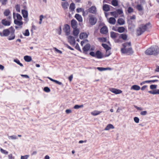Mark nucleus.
Listing matches in <instances>:
<instances>
[{
	"label": "nucleus",
	"mask_w": 159,
	"mask_h": 159,
	"mask_svg": "<svg viewBox=\"0 0 159 159\" xmlns=\"http://www.w3.org/2000/svg\"><path fill=\"white\" fill-rule=\"evenodd\" d=\"M134 107L136 109H137L138 110H139V111H142L143 110V108L141 107H138L134 105Z\"/></svg>",
	"instance_id": "4d7b16f0"
},
{
	"label": "nucleus",
	"mask_w": 159,
	"mask_h": 159,
	"mask_svg": "<svg viewBox=\"0 0 159 159\" xmlns=\"http://www.w3.org/2000/svg\"><path fill=\"white\" fill-rule=\"evenodd\" d=\"M120 38L124 40H126L127 38V35L125 34H120Z\"/></svg>",
	"instance_id": "72a5a7b5"
},
{
	"label": "nucleus",
	"mask_w": 159,
	"mask_h": 159,
	"mask_svg": "<svg viewBox=\"0 0 159 159\" xmlns=\"http://www.w3.org/2000/svg\"><path fill=\"white\" fill-rule=\"evenodd\" d=\"M1 2L3 5H5L6 4L7 0H1Z\"/></svg>",
	"instance_id": "680f3d73"
},
{
	"label": "nucleus",
	"mask_w": 159,
	"mask_h": 159,
	"mask_svg": "<svg viewBox=\"0 0 159 159\" xmlns=\"http://www.w3.org/2000/svg\"><path fill=\"white\" fill-rule=\"evenodd\" d=\"M103 9L104 11H108L110 10L109 6L107 4H105L103 6Z\"/></svg>",
	"instance_id": "b1692460"
},
{
	"label": "nucleus",
	"mask_w": 159,
	"mask_h": 159,
	"mask_svg": "<svg viewBox=\"0 0 159 159\" xmlns=\"http://www.w3.org/2000/svg\"><path fill=\"white\" fill-rule=\"evenodd\" d=\"M72 112V111L70 109H67L66 110V112L67 114H70Z\"/></svg>",
	"instance_id": "0e129e2a"
},
{
	"label": "nucleus",
	"mask_w": 159,
	"mask_h": 159,
	"mask_svg": "<svg viewBox=\"0 0 159 159\" xmlns=\"http://www.w3.org/2000/svg\"><path fill=\"white\" fill-rule=\"evenodd\" d=\"M111 54L110 50H106V53L104 55L105 57H108Z\"/></svg>",
	"instance_id": "37998d69"
},
{
	"label": "nucleus",
	"mask_w": 159,
	"mask_h": 159,
	"mask_svg": "<svg viewBox=\"0 0 159 159\" xmlns=\"http://www.w3.org/2000/svg\"><path fill=\"white\" fill-rule=\"evenodd\" d=\"M87 34L84 33H81L80 35V38L81 39H84L87 38Z\"/></svg>",
	"instance_id": "a878e982"
},
{
	"label": "nucleus",
	"mask_w": 159,
	"mask_h": 159,
	"mask_svg": "<svg viewBox=\"0 0 159 159\" xmlns=\"http://www.w3.org/2000/svg\"><path fill=\"white\" fill-rule=\"evenodd\" d=\"M64 31L66 35H68L70 33V26L69 25L66 24L65 25Z\"/></svg>",
	"instance_id": "9b49d317"
},
{
	"label": "nucleus",
	"mask_w": 159,
	"mask_h": 159,
	"mask_svg": "<svg viewBox=\"0 0 159 159\" xmlns=\"http://www.w3.org/2000/svg\"><path fill=\"white\" fill-rule=\"evenodd\" d=\"M75 48L77 50L80 51V47L78 44H77L75 46Z\"/></svg>",
	"instance_id": "69168bd1"
},
{
	"label": "nucleus",
	"mask_w": 159,
	"mask_h": 159,
	"mask_svg": "<svg viewBox=\"0 0 159 159\" xmlns=\"http://www.w3.org/2000/svg\"><path fill=\"white\" fill-rule=\"evenodd\" d=\"M97 69L100 71H103L107 70H111V69L110 68H103L100 67H98L97 68Z\"/></svg>",
	"instance_id": "c756f323"
},
{
	"label": "nucleus",
	"mask_w": 159,
	"mask_h": 159,
	"mask_svg": "<svg viewBox=\"0 0 159 159\" xmlns=\"http://www.w3.org/2000/svg\"><path fill=\"white\" fill-rule=\"evenodd\" d=\"M140 89V86L137 85H134L132 86L130 88L131 90H133L136 91L139 90Z\"/></svg>",
	"instance_id": "2eb2a0df"
},
{
	"label": "nucleus",
	"mask_w": 159,
	"mask_h": 159,
	"mask_svg": "<svg viewBox=\"0 0 159 159\" xmlns=\"http://www.w3.org/2000/svg\"><path fill=\"white\" fill-rule=\"evenodd\" d=\"M98 58H101L102 57L101 52L99 51L96 52V57Z\"/></svg>",
	"instance_id": "4be33fe9"
},
{
	"label": "nucleus",
	"mask_w": 159,
	"mask_h": 159,
	"mask_svg": "<svg viewBox=\"0 0 159 159\" xmlns=\"http://www.w3.org/2000/svg\"><path fill=\"white\" fill-rule=\"evenodd\" d=\"M117 34L113 32H112L111 33V37L113 38H115Z\"/></svg>",
	"instance_id": "58836bf2"
},
{
	"label": "nucleus",
	"mask_w": 159,
	"mask_h": 159,
	"mask_svg": "<svg viewBox=\"0 0 159 159\" xmlns=\"http://www.w3.org/2000/svg\"><path fill=\"white\" fill-rule=\"evenodd\" d=\"M90 46L89 44H87L85 45L83 48L84 52H86L88 51L90 49Z\"/></svg>",
	"instance_id": "bb28decb"
},
{
	"label": "nucleus",
	"mask_w": 159,
	"mask_h": 159,
	"mask_svg": "<svg viewBox=\"0 0 159 159\" xmlns=\"http://www.w3.org/2000/svg\"><path fill=\"white\" fill-rule=\"evenodd\" d=\"M140 114L142 116H145L147 114V112L146 111H141L140 113Z\"/></svg>",
	"instance_id": "8fccbe9b"
},
{
	"label": "nucleus",
	"mask_w": 159,
	"mask_h": 159,
	"mask_svg": "<svg viewBox=\"0 0 159 159\" xmlns=\"http://www.w3.org/2000/svg\"><path fill=\"white\" fill-rule=\"evenodd\" d=\"M128 11L129 13H130L133 12V9L131 7H129L128 8Z\"/></svg>",
	"instance_id": "13d9d810"
},
{
	"label": "nucleus",
	"mask_w": 159,
	"mask_h": 159,
	"mask_svg": "<svg viewBox=\"0 0 159 159\" xmlns=\"http://www.w3.org/2000/svg\"><path fill=\"white\" fill-rule=\"evenodd\" d=\"M134 119L135 122L136 123H139V119L138 117H134Z\"/></svg>",
	"instance_id": "3c124183"
},
{
	"label": "nucleus",
	"mask_w": 159,
	"mask_h": 159,
	"mask_svg": "<svg viewBox=\"0 0 159 159\" xmlns=\"http://www.w3.org/2000/svg\"><path fill=\"white\" fill-rule=\"evenodd\" d=\"M100 39L101 40V41L102 42H105L106 41V39L104 38H101Z\"/></svg>",
	"instance_id": "774afa93"
},
{
	"label": "nucleus",
	"mask_w": 159,
	"mask_h": 159,
	"mask_svg": "<svg viewBox=\"0 0 159 159\" xmlns=\"http://www.w3.org/2000/svg\"><path fill=\"white\" fill-rule=\"evenodd\" d=\"M44 91L46 92H49L50 91V90L48 87H45L44 89Z\"/></svg>",
	"instance_id": "864d4df0"
},
{
	"label": "nucleus",
	"mask_w": 159,
	"mask_h": 159,
	"mask_svg": "<svg viewBox=\"0 0 159 159\" xmlns=\"http://www.w3.org/2000/svg\"><path fill=\"white\" fill-rule=\"evenodd\" d=\"M125 30V28L123 27H119L118 28L117 31L119 33H122L124 32Z\"/></svg>",
	"instance_id": "2f4dec72"
},
{
	"label": "nucleus",
	"mask_w": 159,
	"mask_h": 159,
	"mask_svg": "<svg viewBox=\"0 0 159 159\" xmlns=\"http://www.w3.org/2000/svg\"><path fill=\"white\" fill-rule=\"evenodd\" d=\"M23 34L25 36H28L30 35V33L29 30L27 29L25 30V33H23Z\"/></svg>",
	"instance_id": "a18cd8bd"
},
{
	"label": "nucleus",
	"mask_w": 159,
	"mask_h": 159,
	"mask_svg": "<svg viewBox=\"0 0 159 159\" xmlns=\"http://www.w3.org/2000/svg\"><path fill=\"white\" fill-rule=\"evenodd\" d=\"M15 35L14 33L12 34L10 36H9L8 38V39L9 40H12L14 39L15 38Z\"/></svg>",
	"instance_id": "4c0bfd02"
},
{
	"label": "nucleus",
	"mask_w": 159,
	"mask_h": 159,
	"mask_svg": "<svg viewBox=\"0 0 159 159\" xmlns=\"http://www.w3.org/2000/svg\"><path fill=\"white\" fill-rule=\"evenodd\" d=\"M157 86L156 85L152 84L150 86V88L151 89H155L157 88Z\"/></svg>",
	"instance_id": "09e8293b"
},
{
	"label": "nucleus",
	"mask_w": 159,
	"mask_h": 159,
	"mask_svg": "<svg viewBox=\"0 0 159 159\" xmlns=\"http://www.w3.org/2000/svg\"><path fill=\"white\" fill-rule=\"evenodd\" d=\"M47 78L49 80H50L51 81L54 82L56 84H58L59 85L63 86V84L61 82L57 80H54L50 77H47Z\"/></svg>",
	"instance_id": "6ab92c4d"
},
{
	"label": "nucleus",
	"mask_w": 159,
	"mask_h": 159,
	"mask_svg": "<svg viewBox=\"0 0 159 159\" xmlns=\"http://www.w3.org/2000/svg\"><path fill=\"white\" fill-rule=\"evenodd\" d=\"M24 60L26 62H30L32 60V58L31 57L26 56L24 57Z\"/></svg>",
	"instance_id": "cd10ccee"
},
{
	"label": "nucleus",
	"mask_w": 159,
	"mask_h": 159,
	"mask_svg": "<svg viewBox=\"0 0 159 159\" xmlns=\"http://www.w3.org/2000/svg\"><path fill=\"white\" fill-rule=\"evenodd\" d=\"M123 47L121 49V52L123 54H126L128 55H131L134 53L131 47V43L130 42L122 44Z\"/></svg>",
	"instance_id": "f257e3e1"
},
{
	"label": "nucleus",
	"mask_w": 159,
	"mask_h": 159,
	"mask_svg": "<svg viewBox=\"0 0 159 159\" xmlns=\"http://www.w3.org/2000/svg\"><path fill=\"white\" fill-rule=\"evenodd\" d=\"M136 34L138 36H139L143 34L145 31L140 25L139 27L136 29Z\"/></svg>",
	"instance_id": "0eeeda50"
},
{
	"label": "nucleus",
	"mask_w": 159,
	"mask_h": 159,
	"mask_svg": "<svg viewBox=\"0 0 159 159\" xmlns=\"http://www.w3.org/2000/svg\"><path fill=\"white\" fill-rule=\"evenodd\" d=\"M8 138L9 139L14 140L17 139V137L16 135H14L8 136Z\"/></svg>",
	"instance_id": "c9c22d12"
},
{
	"label": "nucleus",
	"mask_w": 159,
	"mask_h": 159,
	"mask_svg": "<svg viewBox=\"0 0 159 159\" xmlns=\"http://www.w3.org/2000/svg\"><path fill=\"white\" fill-rule=\"evenodd\" d=\"M107 28L106 26H103L100 30V32L102 34H105L107 33Z\"/></svg>",
	"instance_id": "dca6fc26"
},
{
	"label": "nucleus",
	"mask_w": 159,
	"mask_h": 159,
	"mask_svg": "<svg viewBox=\"0 0 159 159\" xmlns=\"http://www.w3.org/2000/svg\"><path fill=\"white\" fill-rule=\"evenodd\" d=\"M13 18L14 19V24L19 26L21 28L23 23L21 20L22 17L21 15L19 14H16L15 13L13 12Z\"/></svg>",
	"instance_id": "7ed1b4c3"
},
{
	"label": "nucleus",
	"mask_w": 159,
	"mask_h": 159,
	"mask_svg": "<svg viewBox=\"0 0 159 159\" xmlns=\"http://www.w3.org/2000/svg\"><path fill=\"white\" fill-rule=\"evenodd\" d=\"M83 15L84 16H85L87 15L88 14V12L87 11H83Z\"/></svg>",
	"instance_id": "338daca9"
},
{
	"label": "nucleus",
	"mask_w": 159,
	"mask_h": 159,
	"mask_svg": "<svg viewBox=\"0 0 159 159\" xmlns=\"http://www.w3.org/2000/svg\"><path fill=\"white\" fill-rule=\"evenodd\" d=\"M22 14L24 18H26L28 17V14L27 11L23 10L21 11Z\"/></svg>",
	"instance_id": "5701e85b"
},
{
	"label": "nucleus",
	"mask_w": 159,
	"mask_h": 159,
	"mask_svg": "<svg viewBox=\"0 0 159 159\" xmlns=\"http://www.w3.org/2000/svg\"><path fill=\"white\" fill-rule=\"evenodd\" d=\"M108 22L112 25H114L116 22V20L114 17H110L108 20Z\"/></svg>",
	"instance_id": "f3484780"
},
{
	"label": "nucleus",
	"mask_w": 159,
	"mask_h": 159,
	"mask_svg": "<svg viewBox=\"0 0 159 159\" xmlns=\"http://www.w3.org/2000/svg\"><path fill=\"white\" fill-rule=\"evenodd\" d=\"M102 112L101 111H98L95 110L91 112V114L93 116H96L98 115Z\"/></svg>",
	"instance_id": "c85d7f7f"
},
{
	"label": "nucleus",
	"mask_w": 159,
	"mask_h": 159,
	"mask_svg": "<svg viewBox=\"0 0 159 159\" xmlns=\"http://www.w3.org/2000/svg\"><path fill=\"white\" fill-rule=\"evenodd\" d=\"M117 22L120 25H123L125 24V21L123 19L120 18L118 20Z\"/></svg>",
	"instance_id": "473e14b6"
},
{
	"label": "nucleus",
	"mask_w": 159,
	"mask_h": 159,
	"mask_svg": "<svg viewBox=\"0 0 159 159\" xmlns=\"http://www.w3.org/2000/svg\"><path fill=\"white\" fill-rule=\"evenodd\" d=\"M68 41L70 44L74 46L75 44V40L74 37L71 36L69 35L67 37Z\"/></svg>",
	"instance_id": "423d86ee"
},
{
	"label": "nucleus",
	"mask_w": 159,
	"mask_h": 159,
	"mask_svg": "<svg viewBox=\"0 0 159 159\" xmlns=\"http://www.w3.org/2000/svg\"><path fill=\"white\" fill-rule=\"evenodd\" d=\"M15 8L16 11L18 12H20V6L19 5H16L15 6Z\"/></svg>",
	"instance_id": "79ce46f5"
},
{
	"label": "nucleus",
	"mask_w": 159,
	"mask_h": 159,
	"mask_svg": "<svg viewBox=\"0 0 159 159\" xmlns=\"http://www.w3.org/2000/svg\"><path fill=\"white\" fill-rule=\"evenodd\" d=\"M75 8V4L73 3H71L70 4L69 7L70 10L72 11H74Z\"/></svg>",
	"instance_id": "7c9ffc66"
},
{
	"label": "nucleus",
	"mask_w": 159,
	"mask_h": 159,
	"mask_svg": "<svg viewBox=\"0 0 159 159\" xmlns=\"http://www.w3.org/2000/svg\"><path fill=\"white\" fill-rule=\"evenodd\" d=\"M61 5L62 8L64 10H66L68 8L69 6V4L68 2H64L61 3Z\"/></svg>",
	"instance_id": "f8f14e48"
},
{
	"label": "nucleus",
	"mask_w": 159,
	"mask_h": 159,
	"mask_svg": "<svg viewBox=\"0 0 159 159\" xmlns=\"http://www.w3.org/2000/svg\"><path fill=\"white\" fill-rule=\"evenodd\" d=\"M75 17L79 22H82V18L81 16L80 15L76 14Z\"/></svg>",
	"instance_id": "393cba45"
},
{
	"label": "nucleus",
	"mask_w": 159,
	"mask_h": 159,
	"mask_svg": "<svg viewBox=\"0 0 159 159\" xmlns=\"http://www.w3.org/2000/svg\"><path fill=\"white\" fill-rule=\"evenodd\" d=\"M110 13L111 16H114L115 18H116L118 16V14L116 11L111 12Z\"/></svg>",
	"instance_id": "ea45409f"
},
{
	"label": "nucleus",
	"mask_w": 159,
	"mask_h": 159,
	"mask_svg": "<svg viewBox=\"0 0 159 159\" xmlns=\"http://www.w3.org/2000/svg\"><path fill=\"white\" fill-rule=\"evenodd\" d=\"M73 34L75 36H77L80 33L79 30L77 28H73Z\"/></svg>",
	"instance_id": "aec40b11"
},
{
	"label": "nucleus",
	"mask_w": 159,
	"mask_h": 159,
	"mask_svg": "<svg viewBox=\"0 0 159 159\" xmlns=\"http://www.w3.org/2000/svg\"><path fill=\"white\" fill-rule=\"evenodd\" d=\"M114 129V126L111 124L107 125L104 129L105 130H109L110 129Z\"/></svg>",
	"instance_id": "a211bd4d"
},
{
	"label": "nucleus",
	"mask_w": 159,
	"mask_h": 159,
	"mask_svg": "<svg viewBox=\"0 0 159 159\" xmlns=\"http://www.w3.org/2000/svg\"><path fill=\"white\" fill-rule=\"evenodd\" d=\"M102 46L105 48L106 50H110L111 48L107 45L105 43H102Z\"/></svg>",
	"instance_id": "a19ab883"
},
{
	"label": "nucleus",
	"mask_w": 159,
	"mask_h": 159,
	"mask_svg": "<svg viewBox=\"0 0 159 159\" xmlns=\"http://www.w3.org/2000/svg\"><path fill=\"white\" fill-rule=\"evenodd\" d=\"M145 53L148 55L157 56L159 54V48L157 46H152L146 50Z\"/></svg>",
	"instance_id": "f03ea898"
},
{
	"label": "nucleus",
	"mask_w": 159,
	"mask_h": 159,
	"mask_svg": "<svg viewBox=\"0 0 159 159\" xmlns=\"http://www.w3.org/2000/svg\"><path fill=\"white\" fill-rule=\"evenodd\" d=\"M10 33V31L8 29H5L3 31L2 33L0 32V35L1 36H7Z\"/></svg>",
	"instance_id": "9d476101"
},
{
	"label": "nucleus",
	"mask_w": 159,
	"mask_h": 159,
	"mask_svg": "<svg viewBox=\"0 0 159 159\" xmlns=\"http://www.w3.org/2000/svg\"><path fill=\"white\" fill-rule=\"evenodd\" d=\"M89 20L90 24L92 25H94L97 21V19L93 15H89Z\"/></svg>",
	"instance_id": "39448f33"
},
{
	"label": "nucleus",
	"mask_w": 159,
	"mask_h": 159,
	"mask_svg": "<svg viewBox=\"0 0 159 159\" xmlns=\"http://www.w3.org/2000/svg\"><path fill=\"white\" fill-rule=\"evenodd\" d=\"M10 13V11L8 9H6L4 12V14L5 16H8Z\"/></svg>",
	"instance_id": "de8ad7c7"
},
{
	"label": "nucleus",
	"mask_w": 159,
	"mask_h": 159,
	"mask_svg": "<svg viewBox=\"0 0 159 159\" xmlns=\"http://www.w3.org/2000/svg\"><path fill=\"white\" fill-rule=\"evenodd\" d=\"M136 8L139 11H142L143 10V7L140 5H138L136 7Z\"/></svg>",
	"instance_id": "c03bdc74"
},
{
	"label": "nucleus",
	"mask_w": 159,
	"mask_h": 159,
	"mask_svg": "<svg viewBox=\"0 0 159 159\" xmlns=\"http://www.w3.org/2000/svg\"><path fill=\"white\" fill-rule=\"evenodd\" d=\"M1 23L4 26H9L11 25V21L10 20H8L6 19H4L2 20Z\"/></svg>",
	"instance_id": "1a4fd4ad"
},
{
	"label": "nucleus",
	"mask_w": 159,
	"mask_h": 159,
	"mask_svg": "<svg viewBox=\"0 0 159 159\" xmlns=\"http://www.w3.org/2000/svg\"><path fill=\"white\" fill-rule=\"evenodd\" d=\"M89 54L90 55L93 57H96V53H95L94 52H90Z\"/></svg>",
	"instance_id": "e2e57ef3"
},
{
	"label": "nucleus",
	"mask_w": 159,
	"mask_h": 159,
	"mask_svg": "<svg viewBox=\"0 0 159 159\" xmlns=\"http://www.w3.org/2000/svg\"><path fill=\"white\" fill-rule=\"evenodd\" d=\"M89 11L90 13L95 14L97 12L96 8L95 6H92L89 9Z\"/></svg>",
	"instance_id": "ddd939ff"
},
{
	"label": "nucleus",
	"mask_w": 159,
	"mask_h": 159,
	"mask_svg": "<svg viewBox=\"0 0 159 159\" xmlns=\"http://www.w3.org/2000/svg\"><path fill=\"white\" fill-rule=\"evenodd\" d=\"M54 49L55 50V51L57 53H60V54H61L62 53V52L61 51H60L57 48H54Z\"/></svg>",
	"instance_id": "5fc2aeb1"
},
{
	"label": "nucleus",
	"mask_w": 159,
	"mask_h": 159,
	"mask_svg": "<svg viewBox=\"0 0 159 159\" xmlns=\"http://www.w3.org/2000/svg\"><path fill=\"white\" fill-rule=\"evenodd\" d=\"M112 5L115 6H117L118 5V2L117 0H112L111 2Z\"/></svg>",
	"instance_id": "f704fd0d"
},
{
	"label": "nucleus",
	"mask_w": 159,
	"mask_h": 159,
	"mask_svg": "<svg viewBox=\"0 0 159 159\" xmlns=\"http://www.w3.org/2000/svg\"><path fill=\"white\" fill-rule=\"evenodd\" d=\"M1 152L2 153L5 154H8V152L5 150H1Z\"/></svg>",
	"instance_id": "bf43d9fd"
},
{
	"label": "nucleus",
	"mask_w": 159,
	"mask_h": 159,
	"mask_svg": "<svg viewBox=\"0 0 159 159\" xmlns=\"http://www.w3.org/2000/svg\"><path fill=\"white\" fill-rule=\"evenodd\" d=\"M116 12H117V13L118 14V16L119 15L123 13V11L121 9H117L116 11Z\"/></svg>",
	"instance_id": "603ef678"
},
{
	"label": "nucleus",
	"mask_w": 159,
	"mask_h": 159,
	"mask_svg": "<svg viewBox=\"0 0 159 159\" xmlns=\"http://www.w3.org/2000/svg\"><path fill=\"white\" fill-rule=\"evenodd\" d=\"M148 92L153 95L159 94V89H155L153 90L149 91Z\"/></svg>",
	"instance_id": "4468645a"
},
{
	"label": "nucleus",
	"mask_w": 159,
	"mask_h": 159,
	"mask_svg": "<svg viewBox=\"0 0 159 159\" xmlns=\"http://www.w3.org/2000/svg\"><path fill=\"white\" fill-rule=\"evenodd\" d=\"M29 157V155H26L21 157V159H27Z\"/></svg>",
	"instance_id": "6e6d98bb"
},
{
	"label": "nucleus",
	"mask_w": 159,
	"mask_h": 159,
	"mask_svg": "<svg viewBox=\"0 0 159 159\" xmlns=\"http://www.w3.org/2000/svg\"><path fill=\"white\" fill-rule=\"evenodd\" d=\"M109 90L113 93L116 94H119L122 93V91L120 89L115 88H110Z\"/></svg>",
	"instance_id": "6e6552de"
},
{
	"label": "nucleus",
	"mask_w": 159,
	"mask_h": 159,
	"mask_svg": "<svg viewBox=\"0 0 159 159\" xmlns=\"http://www.w3.org/2000/svg\"><path fill=\"white\" fill-rule=\"evenodd\" d=\"M140 25L145 31H149V30L152 27V25L150 22H148L145 24L141 25Z\"/></svg>",
	"instance_id": "20e7f679"
},
{
	"label": "nucleus",
	"mask_w": 159,
	"mask_h": 159,
	"mask_svg": "<svg viewBox=\"0 0 159 159\" xmlns=\"http://www.w3.org/2000/svg\"><path fill=\"white\" fill-rule=\"evenodd\" d=\"M83 107V105H76L74 106V108L75 109H79L80 108H82Z\"/></svg>",
	"instance_id": "49530a36"
},
{
	"label": "nucleus",
	"mask_w": 159,
	"mask_h": 159,
	"mask_svg": "<svg viewBox=\"0 0 159 159\" xmlns=\"http://www.w3.org/2000/svg\"><path fill=\"white\" fill-rule=\"evenodd\" d=\"M18 65H19L21 66H23V64L20 63V61L17 59H14L13 60Z\"/></svg>",
	"instance_id": "e433bc0d"
},
{
	"label": "nucleus",
	"mask_w": 159,
	"mask_h": 159,
	"mask_svg": "<svg viewBox=\"0 0 159 159\" xmlns=\"http://www.w3.org/2000/svg\"><path fill=\"white\" fill-rule=\"evenodd\" d=\"M84 11V9L82 8H77L76 9V11L77 12H80L82 11Z\"/></svg>",
	"instance_id": "052dcab7"
},
{
	"label": "nucleus",
	"mask_w": 159,
	"mask_h": 159,
	"mask_svg": "<svg viewBox=\"0 0 159 159\" xmlns=\"http://www.w3.org/2000/svg\"><path fill=\"white\" fill-rule=\"evenodd\" d=\"M71 25L73 28H76L77 25V22L75 20H72L71 21Z\"/></svg>",
	"instance_id": "412c9836"
}]
</instances>
